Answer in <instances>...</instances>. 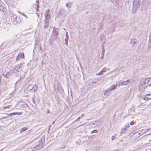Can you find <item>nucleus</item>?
<instances>
[{
	"instance_id": "1",
	"label": "nucleus",
	"mask_w": 151,
	"mask_h": 151,
	"mask_svg": "<svg viewBox=\"0 0 151 151\" xmlns=\"http://www.w3.org/2000/svg\"><path fill=\"white\" fill-rule=\"evenodd\" d=\"M140 4L139 1L136 2L134 1L133 3V8L132 11V13H134L136 12L137 9H138L139 6Z\"/></svg>"
},
{
	"instance_id": "2",
	"label": "nucleus",
	"mask_w": 151,
	"mask_h": 151,
	"mask_svg": "<svg viewBox=\"0 0 151 151\" xmlns=\"http://www.w3.org/2000/svg\"><path fill=\"white\" fill-rule=\"evenodd\" d=\"M117 84H116V85H113L109 88L106 90L105 91L104 93V95H106L107 93H109L110 91L115 89L117 88Z\"/></svg>"
},
{
	"instance_id": "3",
	"label": "nucleus",
	"mask_w": 151,
	"mask_h": 151,
	"mask_svg": "<svg viewBox=\"0 0 151 151\" xmlns=\"http://www.w3.org/2000/svg\"><path fill=\"white\" fill-rule=\"evenodd\" d=\"M148 130V129H143L141 130H139L138 131L136 132L135 133V135H138V137H139L140 136V134H143L144 133H145L146 132H147Z\"/></svg>"
},
{
	"instance_id": "4",
	"label": "nucleus",
	"mask_w": 151,
	"mask_h": 151,
	"mask_svg": "<svg viewBox=\"0 0 151 151\" xmlns=\"http://www.w3.org/2000/svg\"><path fill=\"white\" fill-rule=\"evenodd\" d=\"M49 12V9H48L46 12L45 14V20H48L49 19L51 18L50 16V15Z\"/></svg>"
},
{
	"instance_id": "5",
	"label": "nucleus",
	"mask_w": 151,
	"mask_h": 151,
	"mask_svg": "<svg viewBox=\"0 0 151 151\" xmlns=\"http://www.w3.org/2000/svg\"><path fill=\"white\" fill-rule=\"evenodd\" d=\"M22 66L20 65H17L14 67L13 70L14 73H16L17 72L20 70Z\"/></svg>"
},
{
	"instance_id": "6",
	"label": "nucleus",
	"mask_w": 151,
	"mask_h": 151,
	"mask_svg": "<svg viewBox=\"0 0 151 151\" xmlns=\"http://www.w3.org/2000/svg\"><path fill=\"white\" fill-rule=\"evenodd\" d=\"M1 2H0V11H1L3 12H5L7 9L5 6L4 5H2Z\"/></svg>"
},
{
	"instance_id": "7",
	"label": "nucleus",
	"mask_w": 151,
	"mask_h": 151,
	"mask_svg": "<svg viewBox=\"0 0 151 151\" xmlns=\"http://www.w3.org/2000/svg\"><path fill=\"white\" fill-rule=\"evenodd\" d=\"M61 16L62 17H64L67 16V12L64 9H62L61 11Z\"/></svg>"
},
{
	"instance_id": "8",
	"label": "nucleus",
	"mask_w": 151,
	"mask_h": 151,
	"mask_svg": "<svg viewBox=\"0 0 151 151\" xmlns=\"http://www.w3.org/2000/svg\"><path fill=\"white\" fill-rule=\"evenodd\" d=\"M43 143H41V144L39 145V146L38 145H37V146L34 147L33 148V149L34 150H37L38 149H39L40 148H41L43 146Z\"/></svg>"
},
{
	"instance_id": "9",
	"label": "nucleus",
	"mask_w": 151,
	"mask_h": 151,
	"mask_svg": "<svg viewBox=\"0 0 151 151\" xmlns=\"http://www.w3.org/2000/svg\"><path fill=\"white\" fill-rule=\"evenodd\" d=\"M13 16L14 18L15 17V19H14L13 20L14 21H16L17 22H21L22 21V20L21 18L20 20H19V18H17V17L15 15H13Z\"/></svg>"
},
{
	"instance_id": "10",
	"label": "nucleus",
	"mask_w": 151,
	"mask_h": 151,
	"mask_svg": "<svg viewBox=\"0 0 151 151\" xmlns=\"http://www.w3.org/2000/svg\"><path fill=\"white\" fill-rule=\"evenodd\" d=\"M49 25L48 22L47 20H45V23L44 25V27L45 28H48Z\"/></svg>"
},
{
	"instance_id": "11",
	"label": "nucleus",
	"mask_w": 151,
	"mask_h": 151,
	"mask_svg": "<svg viewBox=\"0 0 151 151\" xmlns=\"http://www.w3.org/2000/svg\"><path fill=\"white\" fill-rule=\"evenodd\" d=\"M130 82L129 80H127L126 81H123L121 83V85L122 86L126 85L128 84V83Z\"/></svg>"
},
{
	"instance_id": "12",
	"label": "nucleus",
	"mask_w": 151,
	"mask_h": 151,
	"mask_svg": "<svg viewBox=\"0 0 151 151\" xmlns=\"http://www.w3.org/2000/svg\"><path fill=\"white\" fill-rule=\"evenodd\" d=\"M38 88V87L35 84L33 85L32 88L30 90H32V89H33L34 91L35 92H36L37 91Z\"/></svg>"
},
{
	"instance_id": "13",
	"label": "nucleus",
	"mask_w": 151,
	"mask_h": 151,
	"mask_svg": "<svg viewBox=\"0 0 151 151\" xmlns=\"http://www.w3.org/2000/svg\"><path fill=\"white\" fill-rule=\"evenodd\" d=\"M39 1V0H37L36 1V4H35L36 7H35V8L36 9L37 11H39L38 8L39 6L38 4Z\"/></svg>"
},
{
	"instance_id": "14",
	"label": "nucleus",
	"mask_w": 151,
	"mask_h": 151,
	"mask_svg": "<svg viewBox=\"0 0 151 151\" xmlns=\"http://www.w3.org/2000/svg\"><path fill=\"white\" fill-rule=\"evenodd\" d=\"M141 85L142 86H143L144 87H145V80H142L141 81V82L140 83ZM145 88V87H144Z\"/></svg>"
},
{
	"instance_id": "15",
	"label": "nucleus",
	"mask_w": 151,
	"mask_h": 151,
	"mask_svg": "<svg viewBox=\"0 0 151 151\" xmlns=\"http://www.w3.org/2000/svg\"><path fill=\"white\" fill-rule=\"evenodd\" d=\"M18 55L21 58H24V54L23 53H21L19 54Z\"/></svg>"
},
{
	"instance_id": "16",
	"label": "nucleus",
	"mask_w": 151,
	"mask_h": 151,
	"mask_svg": "<svg viewBox=\"0 0 151 151\" xmlns=\"http://www.w3.org/2000/svg\"><path fill=\"white\" fill-rule=\"evenodd\" d=\"M72 3H67L66 4V6L68 8H70L72 5Z\"/></svg>"
},
{
	"instance_id": "17",
	"label": "nucleus",
	"mask_w": 151,
	"mask_h": 151,
	"mask_svg": "<svg viewBox=\"0 0 151 151\" xmlns=\"http://www.w3.org/2000/svg\"><path fill=\"white\" fill-rule=\"evenodd\" d=\"M111 2L115 5H116L118 3L117 0H111Z\"/></svg>"
},
{
	"instance_id": "18",
	"label": "nucleus",
	"mask_w": 151,
	"mask_h": 151,
	"mask_svg": "<svg viewBox=\"0 0 151 151\" xmlns=\"http://www.w3.org/2000/svg\"><path fill=\"white\" fill-rule=\"evenodd\" d=\"M130 43L133 45H135V44L137 43V42L134 40H132L130 42Z\"/></svg>"
},
{
	"instance_id": "19",
	"label": "nucleus",
	"mask_w": 151,
	"mask_h": 151,
	"mask_svg": "<svg viewBox=\"0 0 151 151\" xmlns=\"http://www.w3.org/2000/svg\"><path fill=\"white\" fill-rule=\"evenodd\" d=\"M27 128L26 127H23L20 130V131L21 133L22 132H23L25 131L27 129Z\"/></svg>"
},
{
	"instance_id": "20",
	"label": "nucleus",
	"mask_w": 151,
	"mask_h": 151,
	"mask_svg": "<svg viewBox=\"0 0 151 151\" xmlns=\"http://www.w3.org/2000/svg\"><path fill=\"white\" fill-rule=\"evenodd\" d=\"M68 37H66L65 39V41L66 45H68Z\"/></svg>"
},
{
	"instance_id": "21",
	"label": "nucleus",
	"mask_w": 151,
	"mask_h": 151,
	"mask_svg": "<svg viewBox=\"0 0 151 151\" xmlns=\"http://www.w3.org/2000/svg\"><path fill=\"white\" fill-rule=\"evenodd\" d=\"M12 105H8L7 106L4 107V109H6V108L9 109V108H11V107H12Z\"/></svg>"
},
{
	"instance_id": "22",
	"label": "nucleus",
	"mask_w": 151,
	"mask_h": 151,
	"mask_svg": "<svg viewBox=\"0 0 151 151\" xmlns=\"http://www.w3.org/2000/svg\"><path fill=\"white\" fill-rule=\"evenodd\" d=\"M4 76L6 78H9V73H6V74L4 75Z\"/></svg>"
},
{
	"instance_id": "23",
	"label": "nucleus",
	"mask_w": 151,
	"mask_h": 151,
	"mask_svg": "<svg viewBox=\"0 0 151 151\" xmlns=\"http://www.w3.org/2000/svg\"><path fill=\"white\" fill-rule=\"evenodd\" d=\"M103 72L101 71L99 73H97L96 74V75L97 76H99V75H102V74H103Z\"/></svg>"
},
{
	"instance_id": "24",
	"label": "nucleus",
	"mask_w": 151,
	"mask_h": 151,
	"mask_svg": "<svg viewBox=\"0 0 151 151\" xmlns=\"http://www.w3.org/2000/svg\"><path fill=\"white\" fill-rule=\"evenodd\" d=\"M149 42L151 43V32L150 33L149 38Z\"/></svg>"
},
{
	"instance_id": "25",
	"label": "nucleus",
	"mask_w": 151,
	"mask_h": 151,
	"mask_svg": "<svg viewBox=\"0 0 151 151\" xmlns=\"http://www.w3.org/2000/svg\"><path fill=\"white\" fill-rule=\"evenodd\" d=\"M106 67H104L103 68V69H102L101 71L103 72H105L106 71Z\"/></svg>"
},
{
	"instance_id": "26",
	"label": "nucleus",
	"mask_w": 151,
	"mask_h": 151,
	"mask_svg": "<svg viewBox=\"0 0 151 151\" xmlns=\"http://www.w3.org/2000/svg\"><path fill=\"white\" fill-rule=\"evenodd\" d=\"M98 132V131H97V130H93L91 132L92 133H97Z\"/></svg>"
},
{
	"instance_id": "27",
	"label": "nucleus",
	"mask_w": 151,
	"mask_h": 151,
	"mask_svg": "<svg viewBox=\"0 0 151 151\" xmlns=\"http://www.w3.org/2000/svg\"><path fill=\"white\" fill-rule=\"evenodd\" d=\"M104 51V50H103V52H102V54L101 56V58L102 59H103L104 57V53H103V52Z\"/></svg>"
},
{
	"instance_id": "28",
	"label": "nucleus",
	"mask_w": 151,
	"mask_h": 151,
	"mask_svg": "<svg viewBox=\"0 0 151 151\" xmlns=\"http://www.w3.org/2000/svg\"><path fill=\"white\" fill-rule=\"evenodd\" d=\"M15 115H20L22 113L21 112H15Z\"/></svg>"
},
{
	"instance_id": "29",
	"label": "nucleus",
	"mask_w": 151,
	"mask_h": 151,
	"mask_svg": "<svg viewBox=\"0 0 151 151\" xmlns=\"http://www.w3.org/2000/svg\"><path fill=\"white\" fill-rule=\"evenodd\" d=\"M127 129V127H124V128H123L122 129V130H121V131H122V132H123V130L124 131V130H126V129Z\"/></svg>"
},
{
	"instance_id": "30",
	"label": "nucleus",
	"mask_w": 151,
	"mask_h": 151,
	"mask_svg": "<svg viewBox=\"0 0 151 151\" xmlns=\"http://www.w3.org/2000/svg\"><path fill=\"white\" fill-rule=\"evenodd\" d=\"M58 32H57V31H54V33L55 35L56 36L57 35H58Z\"/></svg>"
},
{
	"instance_id": "31",
	"label": "nucleus",
	"mask_w": 151,
	"mask_h": 151,
	"mask_svg": "<svg viewBox=\"0 0 151 151\" xmlns=\"http://www.w3.org/2000/svg\"><path fill=\"white\" fill-rule=\"evenodd\" d=\"M20 58H21L18 55V56H17V58H16V60L17 61H18V60H19Z\"/></svg>"
},
{
	"instance_id": "32",
	"label": "nucleus",
	"mask_w": 151,
	"mask_h": 151,
	"mask_svg": "<svg viewBox=\"0 0 151 151\" xmlns=\"http://www.w3.org/2000/svg\"><path fill=\"white\" fill-rule=\"evenodd\" d=\"M134 134H135V133L133 135V136H134V137L135 138H137L138 137H138V135H134Z\"/></svg>"
},
{
	"instance_id": "33",
	"label": "nucleus",
	"mask_w": 151,
	"mask_h": 151,
	"mask_svg": "<svg viewBox=\"0 0 151 151\" xmlns=\"http://www.w3.org/2000/svg\"><path fill=\"white\" fill-rule=\"evenodd\" d=\"M115 138V137L114 136H113L111 137V139L112 140H114Z\"/></svg>"
},
{
	"instance_id": "34",
	"label": "nucleus",
	"mask_w": 151,
	"mask_h": 151,
	"mask_svg": "<svg viewBox=\"0 0 151 151\" xmlns=\"http://www.w3.org/2000/svg\"><path fill=\"white\" fill-rule=\"evenodd\" d=\"M32 101L34 104H35V97H33L32 99Z\"/></svg>"
},
{
	"instance_id": "35",
	"label": "nucleus",
	"mask_w": 151,
	"mask_h": 151,
	"mask_svg": "<svg viewBox=\"0 0 151 151\" xmlns=\"http://www.w3.org/2000/svg\"><path fill=\"white\" fill-rule=\"evenodd\" d=\"M22 15L23 16H24L26 18V19H27V17L26 16V15L25 14L23 13H22Z\"/></svg>"
},
{
	"instance_id": "36",
	"label": "nucleus",
	"mask_w": 151,
	"mask_h": 151,
	"mask_svg": "<svg viewBox=\"0 0 151 151\" xmlns=\"http://www.w3.org/2000/svg\"><path fill=\"white\" fill-rule=\"evenodd\" d=\"M66 37H68V33L67 32H66Z\"/></svg>"
},
{
	"instance_id": "37",
	"label": "nucleus",
	"mask_w": 151,
	"mask_h": 151,
	"mask_svg": "<svg viewBox=\"0 0 151 151\" xmlns=\"http://www.w3.org/2000/svg\"><path fill=\"white\" fill-rule=\"evenodd\" d=\"M129 126V124H126V125L125 126V127H126L127 128H128Z\"/></svg>"
},
{
	"instance_id": "38",
	"label": "nucleus",
	"mask_w": 151,
	"mask_h": 151,
	"mask_svg": "<svg viewBox=\"0 0 151 151\" xmlns=\"http://www.w3.org/2000/svg\"><path fill=\"white\" fill-rule=\"evenodd\" d=\"M150 46L148 47V49H150L151 46V43H150Z\"/></svg>"
},
{
	"instance_id": "39",
	"label": "nucleus",
	"mask_w": 151,
	"mask_h": 151,
	"mask_svg": "<svg viewBox=\"0 0 151 151\" xmlns=\"http://www.w3.org/2000/svg\"><path fill=\"white\" fill-rule=\"evenodd\" d=\"M7 115H10V116H11V115H12V113H11V114H7Z\"/></svg>"
},
{
	"instance_id": "40",
	"label": "nucleus",
	"mask_w": 151,
	"mask_h": 151,
	"mask_svg": "<svg viewBox=\"0 0 151 151\" xmlns=\"http://www.w3.org/2000/svg\"><path fill=\"white\" fill-rule=\"evenodd\" d=\"M40 50H42V47L41 46L40 47Z\"/></svg>"
},
{
	"instance_id": "41",
	"label": "nucleus",
	"mask_w": 151,
	"mask_h": 151,
	"mask_svg": "<svg viewBox=\"0 0 151 151\" xmlns=\"http://www.w3.org/2000/svg\"><path fill=\"white\" fill-rule=\"evenodd\" d=\"M121 83H119V86H120V85H121Z\"/></svg>"
},
{
	"instance_id": "42",
	"label": "nucleus",
	"mask_w": 151,
	"mask_h": 151,
	"mask_svg": "<svg viewBox=\"0 0 151 151\" xmlns=\"http://www.w3.org/2000/svg\"><path fill=\"white\" fill-rule=\"evenodd\" d=\"M12 115H15V112L12 113Z\"/></svg>"
},
{
	"instance_id": "43",
	"label": "nucleus",
	"mask_w": 151,
	"mask_h": 151,
	"mask_svg": "<svg viewBox=\"0 0 151 151\" xmlns=\"http://www.w3.org/2000/svg\"><path fill=\"white\" fill-rule=\"evenodd\" d=\"M84 114H82L81 115V117H83L84 116Z\"/></svg>"
},
{
	"instance_id": "44",
	"label": "nucleus",
	"mask_w": 151,
	"mask_h": 151,
	"mask_svg": "<svg viewBox=\"0 0 151 151\" xmlns=\"http://www.w3.org/2000/svg\"><path fill=\"white\" fill-rule=\"evenodd\" d=\"M113 151H119V150H114Z\"/></svg>"
},
{
	"instance_id": "45",
	"label": "nucleus",
	"mask_w": 151,
	"mask_h": 151,
	"mask_svg": "<svg viewBox=\"0 0 151 151\" xmlns=\"http://www.w3.org/2000/svg\"><path fill=\"white\" fill-rule=\"evenodd\" d=\"M19 12V13L20 14H22V12Z\"/></svg>"
},
{
	"instance_id": "46",
	"label": "nucleus",
	"mask_w": 151,
	"mask_h": 151,
	"mask_svg": "<svg viewBox=\"0 0 151 151\" xmlns=\"http://www.w3.org/2000/svg\"><path fill=\"white\" fill-rule=\"evenodd\" d=\"M81 117H78V119H76V120H77V119H79L81 118Z\"/></svg>"
},
{
	"instance_id": "47",
	"label": "nucleus",
	"mask_w": 151,
	"mask_h": 151,
	"mask_svg": "<svg viewBox=\"0 0 151 151\" xmlns=\"http://www.w3.org/2000/svg\"><path fill=\"white\" fill-rule=\"evenodd\" d=\"M149 86H151V83L149 85Z\"/></svg>"
},
{
	"instance_id": "48",
	"label": "nucleus",
	"mask_w": 151,
	"mask_h": 151,
	"mask_svg": "<svg viewBox=\"0 0 151 151\" xmlns=\"http://www.w3.org/2000/svg\"><path fill=\"white\" fill-rule=\"evenodd\" d=\"M54 122H53V123H52V124H54Z\"/></svg>"
},
{
	"instance_id": "49",
	"label": "nucleus",
	"mask_w": 151,
	"mask_h": 151,
	"mask_svg": "<svg viewBox=\"0 0 151 151\" xmlns=\"http://www.w3.org/2000/svg\"><path fill=\"white\" fill-rule=\"evenodd\" d=\"M150 95V94H149V95Z\"/></svg>"
},
{
	"instance_id": "50",
	"label": "nucleus",
	"mask_w": 151,
	"mask_h": 151,
	"mask_svg": "<svg viewBox=\"0 0 151 151\" xmlns=\"http://www.w3.org/2000/svg\"><path fill=\"white\" fill-rule=\"evenodd\" d=\"M96 82H93V83H96Z\"/></svg>"
},
{
	"instance_id": "51",
	"label": "nucleus",
	"mask_w": 151,
	"mask_h": 151,
	"mask_svg": "<svg viewBox=\"0 0 151 151\" xmlns=\"http://www.w3.org/2000/svg\"><path fill=\"white\" fill-rule=\"evenodd\" d=\"M64 29L65 30V28H64Z\"/></svg>"
}]
</instances>
